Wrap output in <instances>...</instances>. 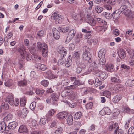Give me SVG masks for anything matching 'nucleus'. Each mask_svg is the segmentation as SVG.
<instances>
[{"label":"nucleus","mask_w":134,"mask_h":134,"mask_svg":"<svg viewBox=\"0 0 134 134\" xmlns=\"http://www.w3.org/2000/svg\"><path fill=\"white\" fill-rule=\"evenodd\" d=\"M69 82V80L67 79H65L62 81L61 84L63 86H64L68 85Z\"/></svg>","instance_id":"obj_37"},{"label":"nucleus","mask_w":134,"mask_h":134,"mask_svg":"<svg viewBox=\"0 0 134 134\" xmlns=\"http://www.w3.org/2000/svg\"><path fill=\"white\" fill-rule=\"evenodd\" d=\"M62 72L61 71H59L58 72L57 76H55L52 74V72L50 71H48L46 72L45 76L46 77L49 79H54L57 77V76H59L60 77L62 75Z\"/></svg>","instance_id":"obj_7"},{"label":"nucleus","mask_w":134,"mask_h":134,"mask_svg":"<svg viewBox=\"0 0 134 134\" xmlns=\"http://www.w3.org/2000/svg\"><path fill=\"white\" fill-rule=\"evenodd\" d=\"M66 119L68 124L69 125H70L72 124L73 123V117L71 114L67 115Z\"/></svg>","instance_id":"obj_19"},{"label":"nucleus","mask_w":134,"mask_h":134,"mask_svg":"<svg viewBox=\"0 0 134 134\" xmlns=\"http://www.w3.org/2000/svg\"><path fill=\"white\" fill-rule=\"evenodd\" d=\"M122 97L121 95H116L113 98V101L114 103H117L120 100Z\"/></svg>","instance_id":"obj_22"},{"label":"nucleus","mask_w":134,"mask_h":134,"mask_svg":"<svg viewBox=\"0 0 134 134\" xmlns=\"http://www.w3.org/2000/svg\"><path fill=\"white\" fill-rule=\"evenodd\" d=\"M107 27V26H99L97 31H104L106 30Z\"/></svg>","instance_id":"obj_42"},{"label":"nucleus","mask_w":134,"mask_h":134,"mask_svg":"<svg viewBox=\"0 0 134 134\" xmlns=\"http://www.w3.org/2000/svg\"><path fill=\"white\" fill-rule=\"evenodd\" d=\"M28 110L26 108H24L22 110H19L18 112V116L23 118H25L28 113Z\"/></svg>","instance_id":"obj_11"},{"label":"nucleus","mask_w":134,"mask_h":134,"mask_svg":"<svg viewBox=\"0 0 134 134\" xmlns=\"http://www.w3.org/2000/svg\"><path fill=\"white\" fill-rule=\"evenodd\" d=\"M67 113L66 112H60L57 115V118L60 120L65 119L67 117Z\"/></svg>","instance_id":"obj_15"},{"label":"nucleus","mask_w":134,"mask_h":134,"mask_svg":"<svg viewBox=\"0 0 134 134\" xmlns=\"http://www.w3.org/2000/svg\"><path fill=\"white\" fill-rule=\"evenodd\" d=\"M103 95L107 98H110L111 97V92L109 91H105L103 92Z\"/></svg>","instance_id":"obj_35"},{"label":"nucleus","mask_w":134,"mask_h":134,"mask_svg":"<svg viewBox=\"0 0 134 134\" xmlns=\"http://www.w3.org/2000/svg\"><path fill=\"white\" fill-rule=\"evenodd\" d=\"M2 125V126L1 125V129L2 130V131H3V130L4 131L6 129V126L5 124V122H3L2 123L1 125Z\"/></svg>","instance_id":"obj_61"},{"label":"nucleus","mask_w":134,"mask_h":134,"mask_svg":"<svg viewBox=\"0 0 134 134\" xmlns=\"http://www.w3.org/2000/svg\"><path fill=\"white\" fill-rule=\"evenodd\" d=\"M102 84L101 82L99 80V79L96 78L95 80L94 85L96 86H98Z\"/></svg>","instance_id":"obj_48"},{"label":"nucleus","mask_w":134,"mask_h":134,"mask_svg":"<svg viewBox=\"0 0 134 134\" xmlns=\"http://www.w3.org/2000/svg\"><path fill=\"white\" fill-rule=\"evenodd\" d=\"M1 107L3 108L5 110H8V105L7 103H3L1 105Z\"/></svg>","instance_id":"obj_47"},{"label":"nucleus","mask_w":134,"mask_h":134,"mask_svg":"<svg viewBox=\"0 0 134 134\" xmlns=\"http://www.w3.org/2000/svg\"><path fill=\"white\" fill-rule=\"evenodd\" d=\"M51 98L46 100L47 103L49 104L51 103L53 105H57L58 100V95L55 93H53L51 94Z\"/></svg>","instance_id":"obj_4"},{"label":"nucleus","mask_w":134,"mask_h":134,"mask_svg":"<svg viewBox=\"0 0 134 134\" xmlns=\"http://www.w3.org/2000/svg\"><path fill=\"white\" fill-rule=\"evenodd\" d=\"M87 19L88 23L91 25L94 26L96 24V21L91 16L87 15Z\"/></svg>","instance_id":"obj_14"},{"label":"nucleus","mask_w":134,"mask_h":134,"mask_svg":"<svg viewBox=\"0 0 134 134\" xmlns=\"http://www.w3.org/2000/svg\"><path fill=\"white\" fill-rule=\"evenodd\" d=\"M19 99L18 98H16L15 100V102L14 103L13 105H14V109L12 110L11 109H10L12 110H15V108H14V106L15 107L17 106L19 104Z\"/></svg>","instance_id":"obj_45"},{"label":"nucleus","mask_w":134,"mask_h":134,"mask_svg":"<svg viewBox=\"0 0 134 134\" xmlns=\"http://www.w3.org/2000/svg\"><path fill=\"white\" fill-rule=\"evenodd\" d=\"M14 101V99L13 94L11 93H9V104L10 106H9V108L12 110L14 109V105H13Z\"/></svg>","instance_id":"obj_12"},{"label":"nucleus","mask_w":134,"mask_h":134,"mask_svg":"<svg viewBox=\"0 0 134 134\" xmlns=\"http://www.w3.org/2000/svg\"><path fill=\"white\" fill-rule=\"evenodd\" d=\"M126 53L125 51L121 49L119 50V52L118 53V54L119 57L121 59H124L126 57Z\"/></svg>","instance_id":"obj_17"},{"label":"nucleus","mask_w":134,"mask_h":134,"mask_svg":"<svg viewBox=\"0 0 134 134\" xmlns=\"http://www.w3.org/2000/svg\"><path fill=\"white\" fill-rule=\"evenodd\" d=\"M100 60H99V64L100 65H104L105 63V58H99Z\"/></svg>","instance_id":"obj_41"},{"label":"nucleus","mask_w":134,"mask_h":134,"mask_svg":"<svg viewBox=\"0 0 134 134\" xmlns=\"http://www.w3.org/2000/svg\"><path fill=\"white\" fill-rule=\"evenodd\" d=\"M19 131L20 133L25 132L27 131V128L24 125H21L19 127Z\"/></svg>","instance_id":"obj_31"},{"label":"nucleus","mask_w":134,"mask_h":134,"mask_svg":"<svg viewBox=\"0 0 134 134\" xmlns=\"http://www.w3.org/2000/svg\"><path fill=\"white\" fill-rule=\"evenodd\" d=\"M111 81L113 83H120L121 82V81L119 79L115 77H112L111 78Z\"/></svg>","instance_id":"obj_28"},{"label":"nucleus","mask_w":134,"mask_h":134,"mask_svg":"<svg viewBox=\"0 0 134 134\" xmlns=\"http://www.w3.org/2000/svg\"><path fill=\"white\" fill-rule=\"evenodd\" d=\"M67 103L70 107L72 108H74L76 106V103H71L69 102H67Z\"/></svg>","instance_id":"obj_60"},{"label":"nucleus","mask_w":134,"mask_h":134,"mask_svg":"<svg viewBox=\"0 0 134 134\" xmlns=\"http://www.w3.org/2000/svg\"><path fill=\"white\" fill-rule=\"evenodd\" d=\"M18 51L23 59H26L27 61L30 60L31 59L32 56L31 54L25 51L24 49L19 48Z\"/></svg>","instance_id":"obj_5"},{"label":"nucleus","mask_w":134,"mask_h":134,"mask_svg":"<svg viewBox=\"0 0 134 134\" xmlns=\"http://www.w3.org/2000/svg\"><path fill=\"white\" fill-rule=\"evenodd\" d=\"M71 58V57L69 56L67 59L66 63L65 64V66L67 67L70 66L72 64Z\"/></svg>","instance_id":"obj_27"},{"label":"nucleus","mask_w":134,"mask_h":134,"mask_svg":"<svg viewBox=\"0 0 134 134\" xmlns=\"http://www.w3.org/2000/svg\"><path fill=\"white\" fill-rule=\"evenodd\" d=\"M79 130V128H77L74 129V131L70 133L69 134H77L78 130Z\"/></svg>","instance_id":"obj_64"},{"label":"nucleus","mask_w":134,"mask_h":134,"mask_svg":"<svg viewBox=\"0 0 134 134\" xmlns=\"http://www.w3.org/2000/svg\"><path fill=\"white\" fill-rule=\"evenodd\" d=\"M44 34V31L43 30H41L38 32L37 34L39 36L41 37Z\"/></svg>","instance_id":"obj_63"},{"label":"nucleus","mask_w":134,"mask_h":134,"mask_svg":"<svg viewBox=\"0 0 134 134\" xmlns=\"http://www.w3.org/2000/svg\"><path fill=\"white\" fill-rule=\"evenodd\" d=\"M59 29L62 32L65 33L68 32L69 30V28L67 27H59Z\"/></svg>","instance_id":"obj_46"},{"label":"nucleus","mask_w":134,"mask_h":134,"mask_svg":"<svg viewBox=\"0 0 134 134\" xmlns=\"http://www.w3.org/2000/svg\"><path fill=\"white\" fill-rule=\"evenodd\" d=\"M96 11L98 13H100L103 10V8L99 6H97L95 8Z\"/></svg>","instance_id":"obj_50"},{"label":"nucleus","mask_w":134,"mask_h":134,"mask_svg":"<svg viewBox=\"0 0 134 134\" xmlns=\"http://www.w3.org/2000/svg\"><path fill=\"white\" fill-rule=\"evenodd\" d=\"M88 43H92L94 44H96L98 42V41L96 39H91L88 41Z\"/></svg>","instance_id":"obj_55"},{"label":"nucleus","mask_w":134,"mask_h":134,"mask_svg":"<svg viewBox=\"0 0 134 134\" xmlns=\"http://www.w3.org/2000/svg\"><path fill=\"white\" fill-rule=\"evenodd\" d=\"M44 90L42 89H37L36 90L35 92L37 95H41L43 94L44 92Z\"/></svg>","instance_id":"obj_30"},{"label":"nucleus","mask_w":134,"mask_h":134,"mask_svg":"<svg viewBox=\"0 0 134 134\" xmlns=\"http://www.w3.org/2000/svg\"><path fill=\"white\" fill-rule=\"evenodd\" d=\"M129 56L131 58L134 59V51L133 50H130L129 52Z\"/></svg>","instance_id":"obj_57"},{"label":"nucleus","mask_w":134,"mask_h":134,"mask_svg":"<svg viewBox=\"0 0 134 134\" xmlns=\"http://www.w3.org/2000/svg\"><path fill=\"white\" fill-rule=\"evenodd\" d=\"M93 104L92 102H90L87 104L86 105V108L87 109H91L93 106Z\"/></svg>","instance_id":"obj_53"},{"label":"nucleus","mask_w":134,"mask_h":134,"mask_svg":"<svg viewBox=\"0 0 134 134\" xmlns=\"http://www.w3.org/2000/svg\"><path fill=\"white\" fill-rule=\"evenodd\" d=\"M34 59L36 62H41V58L38 56H35Z\"/></svg>","instance_id":"obj_62"},{"label":"nucleus","mask_w":134,"mask_h":134,"mask_svg":"<svg viewBox=\"0 0 134 134\" xmlns=\"http://www.w3.org/2000/svg\"><path fill=\"white\" fill-rule=\"evenodd\" d=\"M20 105L21 107H24L25 106L26 103V100L25 98L22 97L20 98Z\"/></svg>","instance_id":"obj_34"},{"label":"nucleus","mask_w":134,"mask_h":134,"mask_svg":"<svg viewBox=\"0 0 134 134\" xmlns=\"http://www.w3.org/2000/svg\"><path fill=\"white\" fill-rule=\"evenodd\" d=\"M95 125L93 124L90 126L88 128V130L89 131H92L95 130Z\"/></svg>","instance_id":"obj_59"},{"label":"nucleus","mask_w":134,"mask_h":134,"mask_svg":"<svg viewBox=\"0 0 134 134\" xmlns=\"http://www.w3.org/2000/svg\"><path fill=\"white\" fill-rule=\"evenodd\" d=\"M37 46L38 49L42 51V55L44 57L47 56L48 52L47 45L45 43H41L40 42H38Z\"/></svg>","instance_id":"obj_3"},{"label":"nucleus","mask_w":134,"mask_h":134,"mask_svg":"<svg viewBox=\"0 0 134 134\" xmlns=\"http://www.w3.org/2000/svg\"><path fill=\"white\" fill-rule=\"evenodd\" d=\"M119 127L118 126V124L117 123H114L112 124L110 123V126L109 127V130L111 131L112 130H113L116 129L114 131V134H117V131L118 130Z\"/></svg>","instance_id":"obj_13"},{"label":"nucleus","mask_w":134,"mask_h":134,"mask_svg":"<svg viewBox=\"0 0 134 134\" xmlns=\"http://www.w3.org/2000/svg\"><path fill=\"white\" fill-rule=\"evenodd\" d=\"M76 33V31L75 30L72 29L70 30L68 33L65 42H70L75 36Z\"/></svg>","instance_id":"obj_10"},{"label":"nucleus","mask_w":134,"mask_h":134,"mask_svg":"<svg viewBox=\"0 0 134 134\" xmlns=\"http://www.w3.org/2000/svg\"><path fill=\"white\" fill-rule=\"evenodd\" d=\"M53 31L54 38L57 40L59 39L60 37V34L59 31L55 28H53Z\"/></svg>","instance_id":"obj_16"},{"label":"nucleus","mask_w":134,"mask_h":134,"mask_svg":"<svg viewBox=\"0 0 134 134\" xmlns=\"http://www.w3.org/2000/svg\"><path fill=\"white\" fill-rule=\"evenodd\" d=\"M17 125V123L14 122H13L9 123V128L12 129L15 128Z\"/></svg>","instance_id":"obj_29"},{"label":"nucleus","mask_w":134,"mask_h":134,"mask_svg":"<svg viewBox=\"0 0 134 134\" xmlns=\"http://www.w3.org/2000/svg\"><path fill=\"white\" fill-rule=\"evenodd\" d=\"M105 52L106 51L105 49H101L98 53V55L99 58H105Z\"/></svg>","instance_id":"obj_21"},{"label":"nucleus","mask_w":134,"mask_h":134,"mask_svg":"<svg viewBox=\"0 0 134 134\" xmlns=\"http://www.w3.org/2000/svg\"><path fill=\"white\" fill-rule=\"evenodd\" d=\"M18 85L20 87H25L26 86L27 84V80L23 79L18 81L17 83Z\"/></svg>","instance_id":"obj_18"},{"label":"nucleus","mask_w":134,"mask_h":134,"mask_svg":"<svg viewBox=\"0 0 134 134\" xmlns=\"http://www.w3.org/2000/svg\"><path fill=\"white\" fill-rule=\"evenodd\" d=\"M100 74L99 73V75L98 76L101 78L103 79H105L107 76V74L104 72H100Z\"/></svg>","instance_id":"obj_39"},{"label":"nucleus","mask_w":134,"mask_h":134,"mask_svg":"<svg viewBox=\"0 0 134 134\" xmlns=\"http://www.w3.org/2000/svg\"><path fill=\"white\" fill-rule=\"evenodd\" d=\"M104 110H105L106 114L107 115H109L111 113V110L109 109V108L108 107H106Z\"/></svg>","instance_id":"obj_58"},{"label":"nucleus","mask_w":134,"mask_h":134,"mask_svg":"<svg viewBox=\"0 0 134 134\" xmlns=\"http://www.w3.org/2000/svg\"><path fill=\"white\" fill-rule=\"evenodd\" d=\"M124 87L121 84H118L115 85L114 86V89L115 91H121L124 89Z\"/></svg>","instance_id":"obj_23"},{"label":"nucleus","mask_w":134,"mask_h":134,"mask_svg":"<svg viewBox=\"0 0 134 134\" xmlns=\"http://www.w3.org/2000/svg\"><path fill=\"white\" fill-rule=\"evenodd\" d=\"M47 120L45 118H41L39 124L41 125H43L46 123Z\"/></svg>","instance_id":"obj_44"},{"label":"nucleus","mask_w":134,"mask_h":134,"mask_svg":"<svg viewBox=\"0 0 134 134\" xmlns=\"http://www.w3.org/2000/svg\"><path fill=\"white\" fill-rule=\"evenodd\" d=\"M103 15L107 19H111L112 17V14L109 13L104 12L103 13Z\"/></svg>","instance_id":"obj_32"},{"label":"nucleus","mask_w":134,"mask_h":134,"mask_svg":"<svg viewBox=\"0 0 134 134\" xmlns=\"http://www.w3.org/2000/svg\"><path fill=\"white\" fill-rule=\"evenodd\" d=\"M128 134H134V127H131L128 130Z\"/></svg>","instance_id":"obj_52"},{"label":"nucleus","mask_w":134,"mask_h":134,"mask_svg":"<svg viewBox=\"0 0 134 134\" xmlns=\"http://www.w3.org/2000/svg\"><path fill=\"white\" fill-rule=\"evenodd\" d=\"M36 105L35 102H33L31 103L30 105V108L32 110H34Z\"/></svg>","instance_id":"obj_51"},{"label":"nucleus","mask_w":134,"mask_h":134,"mask_svg":"<svg viewBox=\"0 0 134 134\" xmlns=\"http://www.w3.org/2000/svg\"><path fill=\"white\" fill-rule=\"evenodd\" d=\"M123 109V111L124 112L129 114L130 111V109L128 107H125Z\"/></svg>","instance_id":"obj_56"},{"label":"nucleus","mask_w":134,"mask_h":134,"mask_svg":"<svg viewBox=\"0 0 134 134\" xmlns=\"http://www.w3.org/2000/svg\"><path fill=\"white\" fill-rule=\"evenodd\" d=\"M85 66L83 64H78L77 65V68H76V72L77 73L79 74L81 73L82 71V69L85 68Z\"/></svg>","instance_id":"obj_20"},{"label":"nucleus","mask_w":134,"mask_h":134,"mask_svg":"<svg viewBox=\"0 0 134 134\" xmlns=\"http://www.w3.org/2000/svg\"><path fill=\"white\" fill-rule=\"evenodd\" d=\"M130 4V3L127 0H123L122 1V4H121V6L119 9V11L121 12H123L122 13L126 16H130L131 13L130 10L127 9V5Z\"/></svg>","instance_id":"obj_1"},{"label":"nucleus","mask_w":134,"mask_h":134,"mask_svg":"<svg viewBox=\"0 0 134 134\" xmlns=\"http://www.w3.org/2000/svg\"><path fill=\"white\" fill-rule=\"evenodd\" d=\"M82 115V113L80 112L76 113L74 116V118L76 119H80Z\"/></svg>","instance_id":"obj_36"},{"label":"nucleus","mask_w":134,"mask_h":134,"mask_svg":"<svg viewBox=\"0 0 134 134\" xmlns=\"http://www.w3.org/2000/svg\"><path fill=\"white\" fill-rule=\"evenodd\" d=\"M52 18L54 19L56 23L60 24L63 21V17L59 14L54 13L52 14L51 16Z\"/></svg>","instance_id":"obj_9"},{"label":"nucleus","mask_w":134,"mask_h":134,"mask_svg":"<svg viewBox=\"0 0 134 134\" xmlns=\"http://www.w3.org/2000/svg\"><path fill=\"white\" fill-rule=\"evenodd\" d=\"M63 130L62 128L60 127L56 129L53 134H61Z\"/></svg>","instance_id":"obj_40"},{"label":"nucleus","mask_w":134,"mask_h":134,"mask_svg":"<svg viewBox=\"0 0 134 134\" xmlns=\"http://www.w3.org/2000/svg\"><path fill=\"white\" fill-rule=\"evenodd\" d=\"M58 52L60 55L61 57L63 58L59 59L57 62V64L59 65H64L66 62V59L64 58L67 54V50L65 48L62 46H60Z\"/></svg>","instance_id":"obj_2"},{"label":"nucleus","mask_w":134,"mask_h":134,"mask_svg":"<svg viewBox=\"0 0 134 134\" xmlns=\"http://www.w3.org/2000/svg\"><path fill=\"white\" fill-rule=\"evenodd\" d=\"M73 84H75L76 86H79L82 85V82L79 80H76L75 82H74Z\"/></svg>","instance_id":"obj_54"},{"label":"nucleus","mask_w":134,"mask_h":134,"mask_svg":"<svg viewBox=\"0 0 134 134\" xmlns=\"http://www.w3.org/2000/svg\"><path fill=\"white\" fill-rule=\"evenodd\" d=\"M49 82L47 80H44L41 82V84L45 87L47 86L49 84Z\"/></svg>","instance_id":"obj_49"},{"label":"nucleus","mask_w":134,"mask_h":134,"mask_svg":"<svg viewBox=\"0 0 134 134\" xmlns=\"http://www.w3.org/2000/svg\"><path fill=\"white\" fill-rule=\"evenodd\" d=\"M116 0H106L105 4L104 5V7L106 9L110 10L112 9L111 5L115 4L116 3Z\"/></svg>","instance_id":"obj_6"},{"label":"nucleus","mask_w":134,"mask_h":134,"mask_svg":"<svg viewBox=\"0 0 134 134\" xmlns=\"http://www.w3.org/2000/svg\"><path fill=\"white\" fill-rule=\"evenodd\" d=\"M121 12L118 10H116L112 14V16L114 19L117 18L120 15Z\"/></svg>","instance_id":"obj_26"},{"label":"nucleus","mask_w":134,"mask_h":134,"mask_svg":"<svg viewBox=\"0 0 134 134\" xmlns=\"http://www.w3.org/2000/svg\"><path fill=\"white\" fill-rule=\"evenodd\" d=\"M77 87V86L73 83V85H70V86H67L66 89L67 90L74 89Z\"/></svg>","instance_id":"obj_43"},{"label":"nucleus","mask_w":134,"mask_h":134,"mask_svg":"<svg viewBox=\"0 0 134 134\" xmlns=\"http://www.w3.org/2000/svg\"><path fill=\"white\" fill-rule=\"evenodd\" d=\"M106 70L110 72L113 71L114 70V66L112 65L107 64L106 66Z\"/></svg>","instance_id":"obj_25"},{"label":"nucleus","mask_w":134,"mask_h":134,"mask_svg":"<svg viewBox=\"0 0 134 134\" xmlns=\"http://www.w3.org/2000/svg\"><path fill=\"white\" fill-rule=\"evenodd\" d=\"M37 67L39 68L42 71H44L46 69V66L44 65L43 64H41L40 63L38 64Z\"/></svg>","instance_id":"obj_38"},{"label":"nucleus","mask_w":134,"mask_h":134,"mask_svg":"<svg viewBox=\"0 0 134 134\" xmlns=\"http://www.w3.org/2000/svg\"><path fill=\"white\" fill-rule=\"evenodd\" d=\"M132 31L131 30H126V32L125 33V34L127 38H128L129 37L132 36Z\"/></svg>","instance_id":"obj_33"},{"label":"nucleus","mask_w":134,"mask_h":134,"mask_svg":"<svg viewBox=\"0 0 134 134\" xmlns=\"http://www.w3.org/2000/svg\"><path fill=\"white\" fill-rule=\"evenodd\" d=\"M126 85L132 87L134 86V79H129L126 82Z\"/></svg>","instance_id":"obj_24"},{"label":"nucleus","mask_w":134,"mask_h":134,"mask_svg":"<svg viewBox=\"0 0 134 134\" xmlns=\"http://www.w3.org/2000/svg\"><path fill=\"white\" fill-rule=\"evenodd\" d=\"M82 58L84 60L87 61L89 63L91 62V55L88 50L86 49L83 52L82 55Z\"/></svg>","instance_id":"obj_8"}]
</instances>
